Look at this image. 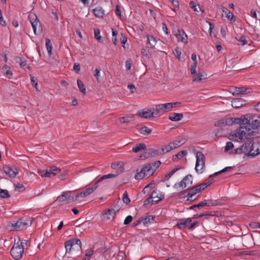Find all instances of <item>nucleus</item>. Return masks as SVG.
<instances>
[{
	"mask_svg": "<svg viewBox=\"0 0 260 260\" xmlns=\"http://www.w3.org/2000/svg\"><path fill=\"white\" fill-rule=\"evenodd\" d=\"M66 254L78 257L81 254V242L79 239H72L64 243Z\"/></svg>",
	"mask_w": 260,
	"mask_h": 260,
	"instance_id": "f257e3e1",
	"label": "nucleus"
},
{
	"mask_svg": "<svg viewBox=\"0 0 260 260\" xmlns=\"http://www.w3.org/2000/svg\"><path fill=\"white\" fill-rule=\"evenodd\" d=\"M160 164V161L156 160L153 163L146 165L141 169L140 171L139 172L137 170V173L135 176V178L136 180H140L146 176L152 175Z\"/></svg>",
	"mask_w": 260,
	"mask_h": 260,
	"instance_id": "f03ea898",
	"label": "nucleus"
},
{
	"mask_svg": "<svg viewBox=\"0 0 260 260\" xmlns=\"http://www.w3.org/2000/svg\"><path fill=\"white\" fill-rule=\"evenodd\" d=\"M32 223V218L30 217H22L17 221H13L9 225L11 231H20L30 226Z\"/></svg>",
	"mask_w": 260,
	"mask_h": 260,
	"instance_id": "7ed1b4c3",
	"label": "nucleus"
},
{
	"mask_svg": "<svg viewBox=\"0 0 260 260\" xmlns=\"http://www.w3.org/2000/svg\"><path fill=\"white\" fill-rule=\"evenodd\" d=\"M253 135L252 128H250L249 125L244 123L240 125L239 129H237L235 138L237 141H240L245 139H249V137Z\"/></svg>",
	"mask_w": 260,
	"mask_h": 260,
	"instance_id": "20e7f679",
	"label": "nucleus"
},
{
	"mask_svg": "<svg viewBox=\"0 0 260 260\" xmlns=\"http://www.w3.org/2000/svg\"><path fill=\"white\" fill-rule=\"evenodd\" d=\"M245 119L246 125H249L250 128H252L253 134L255 129H260V115L247 114Z\"/></svg>",
	"mask_w": 260,
	"mask_h": 260,
	"instance_id": "39448f33",
	"label": "nucleus"
},
{
	"mask_svg": "<svg viewBox=\"0 0 260 260\" xmlns=\"http://www.w3.org/2000/svg\"><path fill=\"white\" fill-rule=\"evenodd\" d=\"M255 146H253V143L251 140H249L247 143H244L238 148L235 150L236 153L237 154H244L251 156L252 151Z\"/></svg>",
	"mask_w": 260,
	"mask_h": 260,
	"instance_id": "423d86ee",
	"label": "nucleus"
},
{
	"mask_svg": "<svg viewBox=\"0 0 260 260\" xmlns=\"http://www.w3.org/2000/svg\"><path fill=\"white\" fill-rule=\"evenodd\" d=\"M205 157L201 151H197L196 153V163L195 170L198 174L203 172L205 169Z\"/></svg>",
	"mask_w": 260,
	"mask_h": 260,
	"instance_id": "0eeeda50",
	"label": "nucleus"
},
{
	"mask_svg": "<svg viewBox=\"0 0 260 260\" xmlns=\"http://www.w3.org/2000/svg\"><path fill=\"white\" fill-rule=\"evenodd\" d=\"M23 242L15 243L11 250V254L15 259H19L22 257L24 252Z\"/></svg>",
	"mask_w": 260,
	"mask_h": 260,
	"instance_id": "6e6552de",
	"label": "nucleus"
},
{
	"mask_svg": "<svg viewBox=\"0 0 260 260\" xmlns=\"http://www.w3.org/2000/svg\"><path fill=\"white\" fill-rule=\"evenodd\" d=\"M75 201L74 196H71L70 191L63 192L60 196L57 198L56 201L61 204H66L71 203Z\"/></svg>",
	"mask_w": 260,
	"mask_h": 260,
	"instance_id": "1a4fd4ad",
	"label": "nucleus"
},
{
	"mask_svg": "<svg viewBox=\"0 0 260 260\" xmlns=\"http://www.w3.org/2000/svg\"><path fill=\"white\" fill-rule=\"evenodd\" d=\"M173 33L176 36L178 42H182L184 43H187L188 42L187 36L183 29H174Z\"/></svg>",
	"mask_w": 260,
	"mask_h": 260,
	"instance_id": "9d476101",
	"label": "nucleus"
},
{
	"mask_svg": "<svg viewBox=\"0 0 260 260\" xmlns=\"http://www.w3.org/2000/svg\"><path fill=\"white\" fill-rule=\"evenodd\" d=\"M28 18L31 23L34 33L37 34V29H38V31H40L41 30V24L40 21L38 20L37 16L35 14H29Z\"/></svg>",
	"mask_w": 260,
	"mask_h": 260,
	"instance_id": "9b49d317",
	"label": "nucleus"
},
{
	"mask_svg": "<svg viewBox=\"0 0 260 260\" xmlns=\"http://www.w3.org/2000/svg\"><path fill=\"white\" fill-rule=\"evenodd\" d=\"M28 18L31 23L34 33L37 34V29H38V31H40L41 30V24L40 21L38 20L37 16L35 14H29Z\"/></svg>",
	"mask_w": 260,
	"mask_h": 260,
	"instance_id": "f8f14e48",
	"label": "nucleus"
},
{
	"mask_svg": "<svg viewBox=\"0 0 260 260\" xmlns=\"http://www.w3.org/2000/svg\"><path fill=\"white\" fill-rule=\"evenodd\" d=\"M161 155L160 150H156L153 148L149 149L144 154L140 156L141 159H145L149 157H154Z\"/></svg>",
	"mask_w": 260,
	"mask_h": 260,
	"instance_id": "ddd939ff",
	"label": "nucleus"
},
{
	"mask_svg": "<svg viewBox=\"0 0 260 260\" xmlns=\"http://www.w3.org/2000/svg\"><path fill=\"white\" fill-rule=\"evenodd\" d=\"M137 115L140 117L146 119L155 117L154 111H153L152 108L144 109L142 110L141 112H138Z\"/></svg>",
	"mask_w": 260,
	"mask_h": 260,
	"instance_id": "4468645a",
	"label": "nucleus"
},
{
	"mask_svg": "<svg viewBox=\"0 0 260 260\" xmlns=\"http://www.w3.org/2000/svg\"><path fill=\"white\" fill-rule=\"evenodd\" d=\"M233 89L232 91L233 95H237L239 94H248L252 92V89L250 88L246 87H235L231 89Z\"/></svg>",
	"mask_w": 260,
	"mask_h": 260,
	"instance_id": "2eb2a0df",
	"label": "nucleus"
},
{
	"mask_svg": "<svg viewBox=\"0 0 260 260\" xmlns=\"http://www.w3.org/2000/svg\"><path fill=\"white\" fill-rule=\"evenodd\" d=\"M3 170L5 173L11 178H14L18 173V170L15 167H10L9 166L5 165L3 167Z\"/></svg>",
	"mask_w": 260,
	"mask_h": 260,
	"instance_id": "dca6fc26",
	"label": "nucleus"
},
{
	"mask_svg": "<svg viewBox=\"0 0 260 260\" xmlns=\"http://www.w3.org/2000/svg\"><path fill=\"white\" fill-rule=\"evenodd\" d=\"M191 222V218L179 219L178 220L176 226L179 229L182 230L188 226V225Z\"/></svg>",
	"mask_w": 260,
	"mask_h": 260,
	"instance_id": "f3484780",
	"label": "nucleus"
},
{
	"mask_svg": "<svg viewBox=\"0 0 260 260\" xmlns=\"http://www.w3.org/2000/svg\"><path fill=\"white\" fill-rule=\"evenodd\" d=\"M192 183V176L191 175L186 176L179 183L178 185L181 188H185Z\"/></svg>",
	"mask_w": 260,
	"mask_h": 260,
	"instance_id": "a211bd4d",
	"label": "nucleus"
},
{
	"mask_svg": "<svg viewBox=\"0 0 260 260\" xmlns=\"http://www.w3.org/2000/svg\"><path fill=\"white\" fill-rule=\"evenodd\" d=\"M245 104V101L240 98L234 99L232 101V106L234 108H239Z\"/></svg>",
	"mask_w": 260,
	"mask_h": 260,
	"instance_id": "6ab92c4d",
	"label": "nucleus"
},
{
	"mask_svg": "<svg viewBox=\"0 0 260 260\" xmlns=\"http://www.w3.org/2000/svg\"><path fill=\"white\" fill-rule=\"evenodd\" d=\"M47 172L49 173L48 175H49V177H51L54 176L58 174L60 171V169L55 167L52 166L47 168Z\"/></svg>",
	"mask_w": 260,
	"mask_h": 260,
	"instance_id": "aec40b11",
	"label": "nucleus"
},
{
	"mask_svg": "<svg viewBox=\"0 0 260 260\" xmlns=\"http://www.w3.org/2000/svg\"><path fill=\"white\" fill-rule=\"evenodd\" d=\"M154 111V116L155 117L159 116L161 114L165 113L162 104H158L155 106V108H152Z\"/></svg>",
	"mask_w": 260,
	"mask_h": 260,
	"instance_id": "412c9836",
	"label": "nucleus"
},
{
	"mask_svg": "<svg viewBox=\"0 0 260 260\" xmlns=\"http://www.w3.org/2000/svg\"><path fill=\"white\" fill-rule=\"evenodd\" d=\"M199 192L200 190L197 187V185L189 189L186 195L188 197L187 200L192 201V197Z\"/></svg>",
	"mask_w": 260,
	"mask_h": 260,
	"instance_id": "4be33fe9",
	"label": "nucleus"
},
{
	"mask_svg": "<svg viewBox=\"0 0 260 260\" xmlns=\"http://www.w3.org/2000/svg\"><path fill=\"white\" fill-rule=\"evenodd\" d=\"M183 117L182 113H172L169 114V119L172 121H178Z\"/></svg>",
	"mask_w": 260,
	"mask_h": 260,
	"instance_id": "5701e85b",
	"label": "nucleus"
},
{
	"mask_svg": "<svg viewBox=\"0 0 260 260\" xmlns=\"http://www.w3.org/2000/svg\"><path fill=\"white\" fill-rule=\"evenodd\" d=\"M156 41L151 35H147V43L146 46L148 48L153 49L156 45Z\"/></svg>",
	"mask_w": 260,
	"mask_h": 260,
	"instance_id": "b1692460",
	"label": "nucleus"
},
{
	"mask_svg": "<svg viewBox=\"0 0 260 260\" xmlns=\"http://www.w3.org/2000/svg\"><path fill=\"white\" fill-rule=\"evenodd\" d=\"M222 11L224 13L225 16L231 21H235L236 19L235 16L232 12L230 11L227 8L222 7Z\"/></svg>",
	"mask_w": 260,
	"mask_h": 260,
	"instance_id": "393cba45",
	"label": "nucleus"
},
{
	"mask_svg": "<svg viewBox=\"0 0 260 260\" xmlns=\"http://www.w3.org/2000/svg\"><path fill=\"white\" fill-rule=\"evenodd\" d=\"M193 79L192 81L193 82H200L202 79H205L206 78V75L202 73H199L197 74L196 73L194 75H192Z\"/></svg>",
	"mask_w": 260,
	"mask_h": 260,
	"instance_id": "a878e982",
	"label": "nucleus"
},
{
	"mask_svg": "<svg viewBox=\"0 0 260 260\" xmlns=\"http://www.w3.org/2000/svg\"><path fill=\"white\" fill-rule=\"evenodd\" d=\"M116 213V212L115 210L113 209H109L103 215L104 218L106 219L107 220H110V219L114 217Z\"/></svg>",
	"mask_w": 260,
	"mask_h": 260,
	"instance_id": "bb28decb",
	"label": "nucleus"
},
{
	"mask_svg": "<svg viewBox=\"0 0 260 260\" xmlns=\"http://www.w3.org/2000/svg\"><path fill=\"white\" fill-rule=\"evenodd\" d=\"M93 13L95 16L98 18H102L104 15V11L100 7H98L93 9Z\"/></svg>",
	"mask_w": 260,
	"mask_h": 260,
	"instance_id": "cd10ccee",
	"label": "nucleus"
},
{
	"mask_svg": "<svg viewBox=\"0 0 260 260\" xmlns=\"http://www.w3.org/2000/svg\"><path fill=\"white\" fill-rule=\"evenodd\" d=\"M142 222L145 226H147L154 220V216L148 215L145 217H142Z\"/></svg>",
	"mask_w": 260,
	"mask_h": 260,
	"instance_id": "c85d7f7f",
	"label": "nucleus"
},
{
	"mask_svg": "<svg viewBox=\"0 0 260 260\" xmlns=\"http://www.w3.org/2000/svg\"><path fill=\"white\" fill-rule=\"evenodd\" d=\"M150 197L152 199V202L155 203H158L161 200V198L158 196L157 190H154Z\"/></svg>",
	"mask_w": 260,
	"mask_h": 260,
	"instance_id": "c756f323",
	"label": "nucleus"
},
{
	"mask_svg": "<svg viewBox=\"0 0 260 260\" xmlns=\"http://www.w3.org/2000/svg\"><path fill=\"white\" fill-rule=\"evenodd\" d=\"M2 70L5 72V74L7 77H8L9 79H11L12 78L13 72L9 66H8L7 64H5L3 67Z\"/></svg>",
	"mask_w": 260,
	"mask_h": 260,
	"instance_id": "7c9ffc66",
	"label": "nucleus"
},
{
	"mask_svg": "<svg viewBox=\"0 0 260 260\" xmlns=\"http://www.w3.org/2000/svg\"><path fill=\"white\" fill-rule=\"evenodd\" d=\"M146 149V145L144 143H140L132 148V150L134 152H138L142 150H145Z\"/></svg>",
	"mask_w": 260,
	"mask_h": 260,
	"instance_id": "2f4dec72",
	"label": "nucleus"
},
{
	"mask_svg": "<svg viewBox=\"0 0 260 260\" xmlns=\"http://www.w3.org/2000/svg\"><path fill=\"white\" fill-rule=\"evenodd\" d=\"M118 175V174H109L107 175H105L102 176L100 179H99L96 182L98 183H99L101 181L105 180V179H108L110 178H113L116 177Z\"/></svg>",
	"mask_w": 260,
	"mask_h": 260,
	"instance_id": "473e14b6",
	"label": "nucleus"
},
{
	"mask_svg": "<svg viewBox=\"0 0 260 260\" xmlns=\"http://www.w3.org/2000/svg\"><path fill=\"white\" fill-rule=\"evenodd\" d=\"M246 115L241 117V118H233V123L240 124V125L242 124H244V123H246L245 122V120L246 118Z\"/></svg>",
	"mask_w": 260,
	"mask_h": 260,
	"instance_id": "72a5a7b5",
	"label": "nucleus"
},
{
	"mask_svg": "<svg viewBox=\"0 0 260 260\" xmlns=\"http://www.w3.org/2000/svg\"><path fill=\"white\" fill-rule=\"evenodd\" d=\"M206 206H214L219 204L220 201L218 200H205Z\"/></svg>",
	"mask_w": 260,
	"mask_h": 260,
	"instance_id": "f704fd0d",
	"label": "nucleus"
},
{
	"mask_svg": "<svg viewBox=\"0 0 260 260\" xmlns=\"http://www.w3.org/2000/svg\"><path fill=\"white\" fill-rule=\"evenodd\" d=\"M213 182H214V180L213 179H212L207 182H205V183H202L200 185H197V187H198V189L200 190V191H201L202 190H204L207 187L210 185Z\"/></svg>",
	"mask_w": 260,
	"mask_h": 260,
	"instance_id": "c9c22d12",
	"label": "nucleus"
},
{
	"mask_svg": "<svg viewBox=\"0 0 260 260\" xmlns=\"http://www.w3.org/2000/svg\"><path fill=\"white\" fill-rule=\"evenodd\" d=\"M173 149H174L172 146V145L171 143H170L168 145L165 146L164 147L162 148L160 150L161 155L165 153L169 152Z\"/></svg>",
	"mask_w": 260,
	"mask_h": 260,
	"instance_id": "e433bc0d",
	"label": "nucleus"
},
{
	"mask_svg": "<svg viewBox=\"0 0 260 260\" xmlns=\"http://www.w3.org/2000/svg\"><path fill=\"white\" fill-rule=\"evenodd\" d=\"M77 85L80 90V91L85 94L86 93V88L81 80H77Z\"/></svg>",
	"mask_w": 260,
	"mask_h": 260,
	"instance_id": "4c0bfd02",
	"label": "nucleus"
},
{
	"mask_svg": "<svg viewBox=\"0 0 260 260\" xmlns=\"http://www.w3.org/2000/svg\"><path fill=\"white\" fill-rule=\"evenodd\" d=\"M189 6L191 8L193 9L194 11L199 12V9L201 11L202 13L204 12V10H202L200 6L197 5L193 1H191L189 3Z\"/></svg>",
	"mask_w": 260,
	"mask_h": 260,
	"instance_id": "58836bf2",
	"label": "nucleus"
},
{
	"mask_svg": "<svg viewBox=\"0 0 260 260\" xmlns=\"http://www.w3.org/2000/svg\"><path fill=\"white\" fill-rule=\"evenodd\" d=\"M151 129L146 126H143L139 129V132L144 135H148L151 133Z\"/></svg>",
	"mask_w": 260,
	"mask_h": 260,
	"instance_id": "ea45409f",
	"label": "nucleus"
},
{
	"mask_svg": "<svg viewBox=\"0 0 260 260\" xmlns=\"http://www.w3.org/2000/svg\"><path fill=\"white\" fill-rule=\"evenodd\" d=\"M46 47L47 52L49 55L52 54V45L50 40L49 39H46Z\"/></svg>",
	"mask_w": 260,
	"mask_h": 260,
	"instance_id": "a19ab883",
	"label": "nucleus"
},
{
	"mask_svg": "<svg viewBox=\"0 0 260 260\" xmlns=\"http://www.w3.org/2000/svg\"><path fill=\"white\" fill-rule=\"evenodd\" d=\"M98 182L96 181L91 187H89L87 189H86L85 191L87 192V193H88V195H89L92 192H93L94 190H95L97 187H98Z\"/></svg>",
	"mask_w": 260,
	"mask_h": 260,
	"instance_id": "79ce46f5",
	"label": "nucleus"
},
{
	"mask_svg": "<svg viewBox=\"0 0 260 260\" xmlns=\"http://www.w3.org/2000/svg\"><path fill=\"white\" fill-rule=\"evenodd\" d=\"M259 144L258 143L256 144L253 143V146H255L254 151H252V153L251 154V156H255L260 153V146H257V144Z\"/></svg>",
	"mask_w": 260,
	"mask_h": 260,
	"instance_id": "37998d69",
	"label": "nucleus"
},
{
	"mask_svg": "<svg viewBox=\"0 0 260 260\" xmlns=\"http://www.w3.org/2000/svg\"><path fill=\"white\" fill-rule=\"evenodd\" d=\"M0 197L2 198H9L10 197V196L7 190L0 189Z\"/></svg>",
	"mask_w": 260,
	"mask_h": 260,
	"instance_id": "c03bdc74",
	"label": "nucleus"
},
{
	"mask_svg": "<svg viewBox=\"0 0 260 260\" xmlns=\"http://www.w3.org/2000/svg\"><path fill=\"white\" fill-rule=\"evenodd\" d=\"M122 198L123 203L126 205L128 204L131 202V200L128 196L127 191H124V192L123 194Z\"/></svg>",
	"mask_w": 260,
	"mask_h": 260,
	"instance_id": "a18cd8bd",
	"label": "nucleus"
},
{
	"mask_svg": "<svg viewBox=\"0 0 260 260\" xmlns=\"http://www.w3.org/2000/svg\"><path fill=\"white\" fill-rule=\"evenodd\" d=\"M88 196V193H87V192L85 190V191H82L80 193L76 194V195L74 196V197L75 201H76L78 200V199L79 197L84 198Z\"/></svg>",
	"mask_w": 260,
	"mask_h": 260,
	"instance_id": "49530a36",
	"label": "nucleus"
},
{
	"mask_svg": "<svg viewBox=\"0 0 260 260\" xmlns=\"http://www.w3.org/2000/svg\"><path fill=\"white\" fill-rule=\"evenodd\" d=\"M232 169V167H225L224 168V169H223L222 170L220 171H218L217 172H216L215 173H214L212 175H210L209 176V178H211L213 176H216L221 173H223V172H225L226 171H228L230 170H231Z\"/></svg>",
	"mask_w": 260,
	"mask_h": 260,
	"instance_id": "de8ad7c7",
	"label": "nucleus"
},
{
	"mask_svg": "<svg viewBox=\"0 0 260 260\" xmlns=\"http://www.w3.org/2000/svg\"><path fill=\"white\" fill-rule=\"evenodd\" d=\"M16 61L19 62L20 66L21 68H24L25 67L27 66L26 60H23L20 57H17Z\"/></svg>",
	"mask_w": 260,
	"mask_h": 260,
	"instance_id": "09e8293b",
	"label": "nucleus"
},
{
	"mask_svg": "<svg viewBox=\"0 0 260 260\" xmlns=\"http://www.w3.org/2000/svg\"><path fill=\"white\" fill-rule=\"evenodd\" d=\"M179 168H174L173 170H172L169 173L166 175L165 177V180H168L169 178L175 173L176 172Z\"/></svg>",
	"mask_w": 260,
	"mask_h": 260,
	"instance_id": "8fccbe9b",
	"label": "nucleus"
},
{
	"mask_svg": "<svg viewBox=\"0 0 260 260\" xmlns=\"http://www.w3.org/2000/svg\"><path fill=\"white\" fill-rule=\"evenodd\" d=\"M236 39L240 42L242 43V45H244L247 44V41L246 40L245 37L242 36L238 37H236Z\"/></svg>",
	"mask_w": 260,
	"mask_h": 260,
	"instance_id": "3c124183",
	"label": "nucleus"
},
{
	"mask_svg": "<svg viewBox=\"0 0 260 260\" xmlns=\"http://www.w3.org/2000/svg\"><path fill=\"white\" fill-rule=\"evenodd\" d=\"M38 173L41 176V177H49V175H48V174H49V173H48V172H47V170H40L39 169L38 170Z\"/></svg>",
	"mask_w": 260,
	"mask_h": 260,
	"instance_id": "603ef678",
	"label": "nucleus"
},
{
	"mask_svg": "<svg viewBox=\"0 0 260 260\" xmlns=\"http://www.w3.org/2000/svg\"><path fill=\"white\" fill-rule=\"evenodd\" d=\"M119 121L122 123H127L132 121V119L128 117H122L119 118Z\"/></svg>",
	"mask_w": 260,
	"mask_h": 260,
	"instance_id": "864d4df0",
	"label": "nucleus"
},
{
	"mask_svg": "<svg viewBox=\"0 0 260 260\" xmlns=\"http://www.w3.org/2000/svg\"><path fill=\"white\" fill-rule=\"evenodd\" d=\"M214 125L217 127H222V126L225 125L224 119H222L218 121H216L214 123Z\"/></svg>",
	"mask_w": 260,
	"mask_h": 260,
	"instance_id": "5fc2aeb1",
	"label": "nucleus"
},
{
	"mask_svg": "<svg viewBox=\"0 0 260 260\" xmlns=\"http://www.w3.org/2000/svg\"><path fill=\"white\" fill-rule=\"evenodd\" d=\"M234 147L233 143L232 142H228L226 143V146L225 147V151H228L232 149Z\"/></svg>",
	"mask_w": 260,
	"mask_h": 260,
	"instance_id": "6e6d98bb",
	"label": "nucleus"
},
{
	"mask_svg": "<svg viewBox=\"0 0 260 260\" xmlns=\"http://www.w3.org/2000/svg\"><path fill=\"white\" fill-rule=\"evenodd\" d=\"M187 154V152L185 150H182L178 152L177 154L175 155V157H178V159H181L183 156H186Z\"/></svg>",
	"mask_w": 260,
	"mask_h": 260,
	"instance_id": "4d7b16f0",
	"label": "nucleus"
},
{
	"mask_svg": "<svg viewBox=\"0 0 260 260\" xmlns=\"http://www.w3.org/2000/svg\"><path fill=\"white\" fill-rule=\"evenodd\" d=\"M249 225L252 229H260V222H251L249 224Z\"/></svg>",
	"mask_w": 260,
	"mask_h": 260,
	"instance_id": "13d9d810",
	"label": "nucleus"
},
{
	"mask_svg": "<svg viewBox=\"0 0 260 260\" xmlns=\"http://www.w3.org/2000/svg\"><path fill=\"white\" fill-rule=\"evenodd\" d=\"M174 54L177 58L179 59L180 58L181 52L180 49L176 48L174 51Z\"/></svg>",
	"mask_w": 260,
	"mask_h": 260,
	"instance_id": "bf43d9fd",
	"label": "nucleus"
},
{
	"mask_svg": "<svg viewBox=\"0 0 260 260\" xmlns=\"http://www.w3.org/2000/svg\"><path fill=\"white\" fill-rule=\"evenodd\" d=\"M162 106H163L164 110L165 112L166 111H169L172 109L170 103L162 104Z\"/></svg>",
	"mask_w": 260,
	"mask_h": 260,
	"instance_id": "052dcab7",
	"label": "nucleus"
},
{
	"mask_svg": "<svg viewBox=\"0 0 260 260\" xmlns=\"http://www.w3.org/2000/svg\"><path fill=\"white\" fill-rule=\"evenodd\" d=\"M133 218L131 215L127 216L125 218V219L124 221L123 224L125 225L128 224L129 223H131L132 222V221L133 220Z\"/></svg>",
	"mask_w": 260,
	"mask_h": 260,
	"instance_id": "680f3d73",
	"label": "nucleus"
},
{
	"mask_svg": "<svg viewBox=\"0 0 260 260\" xmlns=\"http://www.w3.org/2000/svg\"><path fill=\"white\" fill-rule=\"evenodd\" d=\"M197 62H193V63L191 65L190 68V72L191 75H194L196 73V67H197Z\"/></svg>",
	"mask_w": 260,
	"mask_h": 260,
	"instance_id": "e2e57ef3",
	"label": "nucleus"
},
{
	"mask_svg": "<svg viewBox=\"0 0 260 260\" xmlns=\"http://www.w3.org/2000/svg\"><path fill=\"white\" fill-rule=\"evenodd\" d=\"M101 71L100 68H97L95 69V70L94 71L93 75L96 77V80H99V77L100 76V73Z\"/></svg>",
	"mask_w": 260,
	"mask_h": 260,
	"instance_id": "0e129e2a",
	"label": "nucleus"
},
{
	"mask_svg": "<svg viewBox=\"0 0 260 260\" xmlns=\"http://www.w3.org/2000/svg\"><path fill=\"white\" fill-rule=\"evenodd\" d=\"M224 119V123L225 125H232L233 123V118H226Z\"/></svg>",
	"mask_w": 260,
	"mask_h": 260,
	"instance_id": "69168bd1",
	"label": "nucleus"
},
{
	"mask_svg": "<svg viewBox=\"0 0 260 260\" xmlns=\"http://www.w3.org/2000/svg\"><path fill=\"white\" fill-rule=\"evenodd\" d=\"M171 144L172 145L173 149L176 148L181 146V144H180V142L178 140H175L173 142H171Z\"/></svg>",
	"mask_w": 260,
	"mask_h": 260,
	"instance_id": "338daca9",
	"label": "nucleus"
},
{
	"mask_svg": "<svg viewBox=\"0 0 260 260\" xmlns=\"http://www.w3.org/2000/svg\"><path fill=\"white\" fill-rule=\"evenodd\" d=\"M150 202H152L151 198L149 197L144 201L143 206L145 207H147L150 205Z\"/></svg>",
	"mask_w": 260,
	"mask_h": 260,
	"instance_id": "774afa93",
	"label": "nucleus"
}]
</instances>
